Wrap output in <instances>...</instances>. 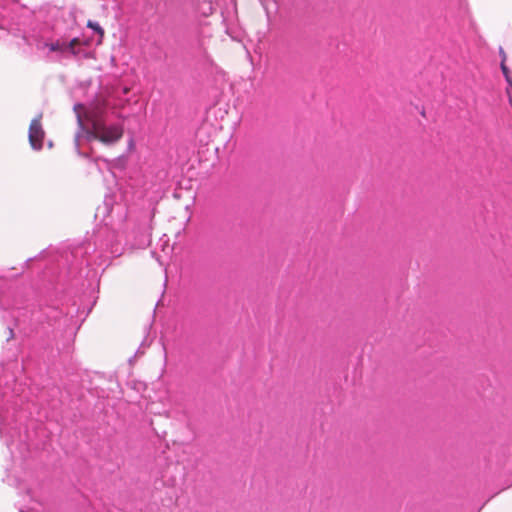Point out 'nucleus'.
Returning <instances> with one entry per match:
<instances>
[{
  "mask_svg": "<svg viewBox=\"0 0 512 512\" xmlns=\"http://www.w3.org/2000/svg\"><path fill=\"white\" fill-rule=\"evenodd\" d=\"M508 100H509V104L511 105L512 107V95L510 92H508Z\"/></svg>",
  "mask_w": 512,
  "mask_h": 512,
  "instance_id": "obj_11",
  "label": "nucleus"
},
{
  "mask_svg": "<svg viewBox=\"0 0 512 512\" xmlns=\"http://www.w3.org/2000/svg\"><path fill=\"white\" fill-rule=\"evenodd\" d=\"M85 106L81 103H76L73 110L76 114L78 131L75 134L74 144L77 153L81 156H87L80 151L82 141L91 142L99 140L103 143H113L121 138L123 134L122 126L118 123H108L99 117H88L87 124L84 123L81 111Z\"/></svg>",
  "mask_w": 512,
  "mask_h": 512,
  "instance_id": "obj_2",
  "label": "nucleus"
},
{
  "mask_svg": "<svg viewBox=\"0 0 512 512\" xmlns=\"http://www.w3.org/2000/svg\"><path fill=\"white\" fill-rule=\"evenodd\" d=\"M106 167L114 188L105 195L96 217H102L103 226L95 229L85 241L60 248L49 247L37 256L28 258L19 276L29 263L36 261L43 266L40 284L33 292L35 302L41 307L49 306L61 294L71 290H82L80 303L74 301L61 308V316H47L46 320H86L98 299V268L109 266L113 258L123 254L127 244L128 231V158L124 155L108 162Z\"/></svg>",
  "mask_w": 512,
  "mask_h": 512,
  "instance_id": "obj_1",
  "label": "nucleus"
},
{
  "mask_svg": "<svg viewBox=\"0 0 512 512\" xmlns=\"http://www.w3.org/2000/svg\"><path fill=\"white\" fill-rule=\"evenodd\" d=\"M4 338L6 341H9L14 338V332L12 328H8V330L4 334Z\"/></svg>",
  "mask_w": 512,
  "mask_h": 512,
  "instance_id": "obj_8",
  "label": "nucleus"
},
{
  "mask_svg": "<svg viewBox=\"0 0 512 512\" xmlns=\"http://www.w3.org/2000/svg\"><path fill=\"white\" fill-rule=\"evenodd\" d=\"M123 92H124V94H127V93H128V87H127V86H124V87H123Z\"/></svg>",
  "mask_w": 512,
  "mask_h": 512,
  "instance_id": "obj_12",
  "label": "nucleus"
},
{
  "mask_svg": "<svg viewBox=\"0 0 512 512\" xmlns=\"http://www.w3.org/2000/svg\"><path fill=\"white\" fill-rule=\"evenodd\" d=\"M31 16L13 0H0V30L13 37L21 38L30 44L27 37V26Z\"/></svg>",
  "mask_w": 512,
  "mask_h": 512,
  "instance_id": "obj_4",
  "label": "nucleus"
},
{
  "mask_svg": "<svg viewBox=\"0 0 512 512\" xmlns=\"http://www.w3.org/2000/svg\"><path fill=\"white\" fill-rule=\"evenodd\" d=\"M500 54H501V56H502V61H501V63H505V62H506V58H507V56H506L505 52L503 51V49H500Z\"/></svg>",
  "mask_w": 512,
  "mask_h": 512,
  "instance_id": "obj_9",
  "label": "nucleus"
},
{
  "mask_svg": "<svg viewBox=\"0 0 512 512\" xmlns=\"http://www.w3.org/2000/svg\"><path fill=\"white\" fill-rule=\"evenodd\" d=\"M501 70L505 76L506 81L508 82L510 89L507 90V93L510 92L512 95V78L510 76V71L505 63H501Z\"/></svg>",
  "mask_w": 512,
  "mask_h": 512,
  "instance_id": "obj_6",
  "label": "nucleus"
},
{
  "mask_svg": "<svg viewBox=\"0 0 512 512\" xmlns=\"http://www.w3.org/2000/svg\"><path fill=\"white\" fill-rule=\"evenodd\" d=\"M37 50L44 52L49 58L56 61L64 59L81 60L91 57L89 41L74 35L72 31L62 35L55 33L49 39L39 41Z\"/></svg>",
  "mask_w": 512,
  "mask_h": 512,
  "instance_id": "obj_3",
  "label": "nucleus"
},
{
  "mask_svg": "<svg viewBox=\"0 0 512 512\" xmlns=\"http://www.w3.org/2000/svg\"><path fill=\"white\" fill-rule=\"evenodd\" d=\"M88 27L92 28L95 32H97L100 36H103V29L97 22H88Z\"/></svg>",
  "mask_w": 512,
  "mask_h": 512,
  "instance_id": "obj_7",
  "label": "nucleus"
},
{
  "mask_svg": "<svg viewBox=\"0 0 512 512\" xmlns=\"http://www.w3.org/2000/svg\"><path fill=\"white\" fill-rule=\"evenodd\" d=\"M4 305H5L4 296H3L2 291L0 290V306H4Z\"/></svg>",
  "mask_w": 512,
  "mask_h": 512,
  "instance_id": "obj_10",
  "label": "nucleus"
},
{
  "mask_svg": "<svg viewBox=\"0 0 512 512\" xmlns=\"http://www.w3.org/2000/svg\"><path fill=\"white\" fill-rule=\"evenodd\" d=\"M41 118H42V114L40 113L34 119H32L30 126H29V133H28L29 142H30L31 147L34 150H40V149H42V146H43V139H44L45 132L42 128Z\"/></svg>",
  "mask_w": 512,
  "mask_h": 512,
  "instance_id": "obj_5",
  "label": "nucleus"
},
{
  "mask_svg": "<svg viewBox=\"0 0 512 512\" xmlns=\"http://www.w3.org/2000/svg\"><path fill=\"white\" fill-rule=\"evenodd\" d=\"M104 179H105V182H107V183H109V182H110V180L108 179V177H107V176H105V178H104Z\"/></svg>",
  "mask_w": 512,
  "mask_h": 512,
  "instance_id": "obj_13",
  "label": "nucleus"
}]
</instances>
